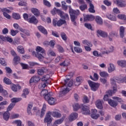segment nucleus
<instances>
[{"label": "nucleus", "instance_id": "f257e3e1", "mask_svg": "<svg viewBox=\"0 0 126 126\" xmlns=\"http://www.w3.org/2000/svg\"><path fill=\"white\" fill-rule=\"evenodd\" d=\"M66 4V3L65 1H63L62 2V8L64 10H67V7L69 8V13L70 14L71 21H72L73 24L75 25V26H76L77 23H76V20L77 19L78 15L80 14V12L79 11V10H75L72 9V8H71V6H67V5Z\"/></svg>", "mask_w": 126, "mask_h": 126}, {"label": "nucleus", "instance_id": "f03ea898", "mask_svg": "<svg viewBox=\"0 0 126 126\" xmlns=\"http://www.w3.org/2000/svg\"><path fill=\"white\" fill-rule=\"evenodd\" d=\"M35 51H36L37 52V54H35V57L37 58L40 62H42L43 59H44L46 56L45 50L40 46H37L36 48Z\"/></svg>", "mask_w": 126, "mask_h": 126}, {"label": "nucleus", "instance_id": "7ed1b4c3", "mask_svg": "<svg viewBox=\"0 0 126 126\" xmlns=\"http://www.w3.org/2000/svg\"><path fill=\"white\" fill-rule=\"evenodd\" d=\"M52 92H49L44 97V99L46 101H47L49 105H55V104H56V98L52 97Z\"/></svg>", "mask_w": 126, "mask_h": 126}, {"label": "nucleus", "instance_id": "20e7f679", "mask_svg": "<svg viewBox=\"0 0 126 126\" xmlns=\"http://www.w3.org/2000/svg\"><path fill=\"white\" fill-rule=\"evenodd\" d=\"M88 84L92 91H97L98 88H99V87L100 86L99 83H95L92 81H89Z\"/></svg>", "mask_w": 126, "mask_h": 126}, {"label": "nucleus", "instance_id": "39448f33", "mask_svg": "<svg viewBox=\"0 0 126 126\" xmlns=\"http://www.w3.org/2000/svg\"><path fill=\"white\" fill-rule=\"evenodd\" d=\"M65 23H66L65 20L63 19H60L58 21H57V19H53V26L55 27L58 26V27H60L63 25V24H65Z\"/></svg>", "mask_w": 126, "mask_h": 126}, {"label": "nucleus", "instance_id": "423d86ee", "mask_svg": "<svg viewBox=\"0 0 126 126\" xmlns=\"http://www.w3.org/2000/svg\"><path fill=\"white\" fill-rule=\"evenodd\" d=\"M113 94H115V92H113V91L111 90L107 91L106 94H105L103 97V100L109 102V100H111V99L109 98V96H112Z\"/></svg>", "mask_w": 126, "mask_h": 126}, {"label": "nucleus", "instance_id": "0eeeda50", "mask_svg": "<svg viewBox=\"0 0 126 126\" xmlns=\"http://www.w3.org/2000/svg\"><path fill=\"white\" fill-rule=\"evenodd\" d=\"M97 110L96 109H92L91 110V117L92 119H94V120H97L99 117H100V115L97 114Z\"/></svg>", "mask_w": 126, "mask_h": 126}, {"label": "nucleus", "instance_id": "6e6552de", "mask_svg": "<svg viewBox=\"0 0 126 126\" xmlns=\"http://www.w3.org/2000/svg\"><path fill=\"white\" fill-rule=\"evenodd\" d=\"M51 112H48L46 114L45 118L44 120V123H47V124H50L52 123V117H51Z\"/></svg>", "mask_w": 126, "mask_h": 126}, {"label": "nucleus", "instance_id": "1a4fd4ad", "mask_svg": "<svg viewBox=\"0 0 126 126\" xmlns=\"http://www.w3.org/2000/svg\"><path fill=\"white\" fill-rule=\"evenodd\" d=\"M118 6L120 7H126V3L125 0H115Z\"/></svg>", "mask_w": 126, "mask_h": 126}, {"label": "nucleus", "instance_id": "9d476101", "mask_svg": "<svg viewBox=\"0 0 126 126\" xmlns=\"http://www.w3.org/2000/svg\"><path fill=\"white\" fill-rule=\"evenodd\" d=\"M58 12H60L59 15H60L62 18H63L65 20H69V17H68V14L64 13L63 11L58 10Z\"/></svg>", "mask_w": 126, "mask_h": 126}, {"label": "nucleus", "instance_id": "9b49d317", "mask_svg": "<svg viewBox=\"0 0 126 126\" xmlns=\"http://www.w3.org/2000/svg\"><path fill=\"white\" fill-rule=\"evenodd\" d=\"M95 19V17L92 15H86L84 16V21H92Z\"/></svg>", "mask_w": 126, "mask_h": 126}, {"label": "nucleus", "instance_id": "f8f14e48", "mask_svg": "<svg viewBox=\"0 0 126 126\" xmlns=\"http://www.w3.org/2000/svg\"><path fill=\"white\" fill-rule=\"evenodd\" d=\"M97 33L101 37H102V38H107L108 37V33L102 30H97Z\"/></svg>", "mask_w": 126, "mask_h": 126}, {"label": "nucleus", "instance_id": "ddd939ff", "mask_svg": "<svg viewBox=\"0 0 126 126\" xmlns=\"http://www.w3.org/2000/svg\"><path fill=\"white\" fill-rule=\"evenodd\" d=\"M78 117V114L77 113H72L68 117V120L69 122H73L75 120H76V118Z\"/></svg>", "mask_w": 126, "mask_h": 126}, {"label": "nucleus", "instance_id": "4468645a", "mask_svg": "<svg viewBox=\"0 0 126 126\" xmlns=\"http://www.w3.org/2000/svg\"><path fill=\"white\" fill-rule=\"evenodd\" d=\"M64 119H65V115L63 116L61 119L56 120L54 122L53 126H57V125H61V124H63V121H64Z\"/></svg>", "mask_w": 126, "mask_h": 126}, {"label": "nucleus", "instance_id": "2eb2a0df", "mask_svg": "<svg viewBox=\"0 0 126 126\" xmlns=\"http://www.w3.org/2000/svg\"><path fill=\"white\" fill-rule=\"evenodd\" d=\"M82 114L83 115H89L90 114V110H89V107L87 106H84L82 108Z\"/></svg>", "mask_w": 126, "mask_h": 126}, {"label": "nucleus", "instance_id": "dca6fc26", "mask_svg": "<svg viewBox=\"0 0 126 126\" xmlns=\"http://www.w3.org/2000/svg\"><path fill=\"white\" fill-rule=\"evenodd\" d=\"M48 72V69L46 68H40L37 70L38 74L39 75H43L44 73Z\"/></svg>", "mask_w": 126, "mask_h": 126}, {"label": "nucleus", "instance_id": "f3484780", "mask_svg": "<svg viewBox=\"0 0 126 126\" xmlns=\"http://www.w3.org/2000/svg\"><path fill=\"white\" fill-rule=\"evenodd\" d=\"M51 115H52L54 118H60L62 117V114L58 111L51 112Z\"/></svg>", "mask_w": 126, "mask_h": 126}, {"label": "nucleus", "instance_id": "a211bd4d", "mask_svg": "<svg viewBox=\"0 0 126 126\" xmlns=\"http://www.w3.org/2000/svg\"><path fill=\"white\" fill-rule=\"evenodd\" d=\"M111 84H112V86L113 88V92H117V85L116 84V81L114 79H111Z\"/></svg>", "mask_w": 126, "mask_h": 126}, {"label": "nucleus", "instance_id": "6ab92c4d", "mask_svg": "<svg viewBox=\"0 0 126 126\" xmlns=\"http://www.w3.org/2000/svg\"><path fill=\"white\" fill-rule=\"evenodd\" d=\"M114 52V47L111 46L109 48L108 50H106V48H103L102 49V54H110V53H112Z\"/></svg>", "mask_w": 126, "mask_h": 126}, {"label": "nucleus", "instance_id": "aec40b11", "mask_svg": "<svg viewBox=\"0 0 126 126\" xmlns=\"http://www.w3.org/2000/svg\"><path fill=\"white\" fill-rule=\"evenodd\" d=\"M117 64L121 67H125L126 66V60H119L117 61Z\"/></svg>", "mask_w": 126, "mask_h": 126}, {"label": "nucleus", "instance_id": "412c9836", "mask_svg": "<svg viewBox=\"0 0 126 126\" xmlns=\"http://www.w3.org/2000/svg\"><path fill=\"white\" fill-rule=\"evenodd\" d=\"M95 21L99 25H102V24H103V19H102V18L99 16H96L95 17Z\"/></svg>", "mask_w": 126, "mask_h": 126}, {"label": "nucleus", "instance_id": "4be33fe9", "mask_svg": "<svg viewBox=\"0 0 126 126\" xmlns=\"http://www.w3.org/2000/svg\"><path fill=\"white\" fill-rule=\"evenodd\" d=\"M89 6L90 7L88 9L89 12H90L91 13H95V9H94V5L92 4V3H90Z\"/></svg>", "mask_w": 126, "mask_h": 126}, {"label": "nucleus", "instance_id": "5701e85b", "mask_svg": "<svg viewBox=\"0 0 126 126\" xmlns=\"http://www.w3.org/2000/svg\"><path fill=\"white\" fill-rule=\"evenodd\" d=\"M46 110H47V105H46V104H44L41 109L40 118H43V117L45 116V112H46Z\"/></svg>", "mask_w": 126, "mask_h": 126}, {"label": "nucleus", "instance_id": "b1692460", "mask_svg": "<svg viewBox=\"0 0 126 126\" xmlns=\"http://www.w3.org/2000/svg\"><path fill=\"white\" fill-rule=\"evenodd\" d=\"M32 12L35 15V16H39L40 15V11L38 9L35 8H32Z\"/></svg>", "mask_w": 126, "mask_h": 126}, {"label": "nucleus", "instance_id": "393cba45", "mask_svg": "<svg viewBox=\"0 0 126 126\" xmlns=\"http://www.w3.org/2000/svg\"><path fill=\"white\" fill-rule=\"evenodd\" d=\"M106 17L107 18H108L109 20H111L112 21H116L117 20V17L111 14H107L106 15Z\"/></svg>", "mask_w": 126, "mask_h": 126}, {"label": "nucleus", "instance_id": "a878e982", "mask_svg": "<svg viewBox=\"0 0 126 126\" xmlns=\"http://www.w3.org/2000/svg\"><path fill=\"white\" fill-rule=\"evenodd\" d=\"M17 50L18 53H20L22 55L24 54L25 53V51H24V48L21 45L18 46L17 48Z\"/></svg>", "mask_w": 126, "mask_h": 126}, {"label": "nucleus", "instance_id": "bb28decb", "mask_svg": "<svg viewBox=\"0 0 126 126\" xmlns=\"http://www.w3.org/2000/svg\"><path fill=\"white\" fill-rule=\"evenodd\" d=\"M28 21L30 23H33L34 24H37L38 23V20L35 16H32Z\"/></svg>", "mask_w": 126, "mask_h": 126}, {"label": "nucleus", "instance_id": "cd10ccee", "mask_svg": "<svg viewBox=\"0 0 126 126\" xmlns=\"http://www.w3.org/2000/svg\"><path fill=\"white\" fill-rule=\"evenodd\" d=\"M108 103L111 107H117L118 106V103L111 99L108 100Z\"/></svg>", "mask_w": 126, "mask_h": 126}, {"label": "nucleus", "instance_id": "c85d7f7f", "mask_svg": "<svg viewBox=\"0 0 126 126\" xmlns=\"http://www.w3.org/2000/svg\"><path fill=\"white\" fill-rule=\"evenodd\" d=\"M82 44H83V45H86L87 46L91 47H92V46H93L91 42L87 39L82 40Z\"/></svg>", "mask_w": 126, "mask_h": 126}, {"label": "nucleus", "instance_id": "c756f323", "mask_svg": "<svg viewBox=\"0 0 126 126\" xmlns=\"http://www.w3.org/2000/svg\"><path fill=\"white\" fill-rule=\"evenodd\" d=\"M38 29L41 32V33H43V34H46L48 33V32H47V30L45 29V28L40 26L38 27Z\"/></svg>", "mask_w": 126, "mask_h": 126}, {"label": "nucleus", "instance_id": "7c9ffc66", "mask_svg": "<svg viewBox=\"0 0 126 126\" xmlns=\"http://www.w3.org/2000/svg\"><path fill=\"white\" fill-rule=\"evenodd\" d=\"M10 116V113H9L8 111H6L3 114V118L5 121H8V119H9Z\"/></svg>", "mask_w": 126, "mask_h": 126}, {"label": "nucleus", "instance_id": "2f4dec72", "mask_svg": "<svg viewBox=\"0 0 126 126\" xmlns=\"http://www.w3.org/2000/svg\"><path fill=\"white\" fill-rule=\"evenodd\" d=\"M22 98L21 97H14L11 99V102L13 103V104H15V103H17V102H19V101H21Z\"/></svg>", "mask_w": 126, "mask_h": 126}, {"label": "nucleus", "instance_id": "473e14b6", "mask_svg": "<svg viewBox=\"0 0 126 126\" xmlns=\"http://www.w3.org/2000/svg\"><path fill=\"white\" fill-rule=\"evenodd\" d=\"M0 93L3 95V96H7V92L6 91L3 90V88L2 86L0 84Z\"/></svg>", "mask_w": 126, "mask_h": 126}, {"label": "nucleus", "instance_id": "72a5a7b5", "mask_svg": "<svg viewBox=\"0 0 126 126\" xmlns=\"http://www.w3.org/2000/svg\"><path fill=\"white\" fill-rule=\"evenodd\" d=\"M109 65L110 67H108V72H113V71H114V70L116 69V67H115V65L113 63H110Z\"/></svg>", "mask_w": 126, "mask_h": 126}, {"label": "nucleus", "instance_id": "f704fd0d", "mask_svg": "<svg viewBox=\"0 0 126 126\" xmlns=\"http://www.w3.org/2000/svg\"><path fill=\"white\" fill-rule=\"evenodd\" d=\"M69 80V79L64 80V86H68V87H71V86H72V84H73V82H72V81H70L68 84L67 82Z\"/></svg>", "mask_w": 126, "mask_h": 126}, {"label": "nucleus", "instance_id": "c9c22d12", "mask_svg": "<svg viewBox=\"0 0 126 126\" xmlns=\"http://www.w3.org/2000/svg\"><path fill=\"white\" fill-rule=\"evenodd\" d=\"M69 92V89L68 88H66L63 91H61L59 93V95L60 97H62V94L64 95V94H66V93H68Z\"/></svg>", "mask_w": 126, "mask_h": 126}, {"label": "nucleus", "instance_id": "e433bc0d", "mask_svg": "<svg viewBox=\"0 0 126 126\" xmlns=\"http://www.w3.org/2000/svg\"><path fill=\"white\" fill-rule=\"evenodd\" d=\"M96 106L98 109H103V105L102 104V101L100 100H98L96 102Z\"/></svg>", "mask_w": 126, "mask_h": 126}, {"label": "nucleus", "instance_id": "4c0bfd02", "mask_svg": "<svg viewBox=\"0 0 126 126\" xmlns=\"http://www.w3.org/2000/svg\"><path fill=\"white\" fill-rule=\"evenodd\" d=\"M13 61L15 63V64H17L18 63H19L20 62V57L17 55L14 57L13 59Z\"/></svg>", "mask_w": 126, "mask_h": 126}, {"label": "nucleus", "instance_id": "58836bf2", "mask_svg": "<svg viewBox=\"0 0 126 126\" xmlns=\"http://www.w3.org/2000/svg\"><path fill=\"white\" fill-rule=\"evenodd\" d=\"M28 94H29V91H28V89H25L23 91L22 97H23V98H26V96H27Z\"/></svg>", "mask_w": 126, "mask_h": 126}, {"label": "nucleus", "instance_id": "ea45409f", "mask_svg": "<svg viewBox=\"0 0 126 126\" xmlns=\"http://www.w3.org/2000/svg\"><path fill=\"white\" fill-rule=\"evenodd\" d=\"M120 35L121 38H124L125 35V27H121L120 29Z\"/></svg>", "mask_w": 126, "mask_h": 126}, {"label": "nucleus", "instance_id": "a19ab883", "mask_svg": "<svg viewBox=\"0 0 126 126\" xmlns=\"http://www.w3.org/2000/svg\"><path fill=\"white\" fill-rule=\"evenodd\" d=\"M13 124L16 125L17 126H22V121L20 120H16L14 121Z\"/></svg>", "mask_w": 126, "mask_h": 126}, {"label": "nucleus", "instance_id": "79ce46f5", "mask_svg": "<svg viewBox=\"0 0 126 126\" xmlns=\"http://www.w3.org/2000/svg\"><path fill=\"white\" fill-rule=\"evenodd\" d=\"M32 108H33V105L32 104H28L27 108V112L29 115H32V112H31V110H32Z\"/></svg>", "mask_w": 126, "mask_h": 126}, {"label": "nucleus", "instance_id": "37998d69", "mask_svg": "<svg viewBox=\"0 0 126 126\" xmlns=\"http://www.w3.org/2000/svg\"><path fill=\"white\" fill-rule=\"evenodd\" d=\"M12 17L14 19H16V20H18V19H20V15L19 14H17L16 13H14L12 14Z\"/></svg>", "mask_w": 126, "mask_h": 126}, {"label": "nucleus", "instance_id": "c03bdc74", "mask_svg": "<svg viewBox=\"0 0 126 126\" xmlns=\"http://www.w3.org/2000/svg\"><path fill=\"white\" fill-rule=\"evenodd\" d=\"M32 112L36 113V116L40 115V109L37 107H33L32 109Z\"/></svg>", "mask_w": 126, "mask_h": 126}, {"label": "nucleus", "instance_id": "a18cd8bd", "mask_svg": "<svg viewBox=\"0 0 126 126\" xmlns=\"http://www.w3.org/2000/svg\"><path fill=\"white\" fill-rule=\"evenodd\" d=\"M49 79L50 75H46L42 77V78H41V80L42 81H44V82H47V81L49 80Z\"/></svg>", "mask_w": 126, "mask_h": 126}, {"label": "nucleus", "instance_id": "49530a36", "mask_svg": "<svg viewBox=\"0 0 126 126\" xmlns=\"http://www.w3.org/2000/svg\"><path fill=\"white\" fill-rule=\"evenodd\" d=\"M99 74L101 77H108L109 76L108 73L105 71L100 72Z\"/></svg>", "mask_w": 126, "mask_h": 126}, {"label": "nucleus", "instance_id": "de8ad7c7", "mask_svg": "<svg viewBox=\"0 0 126 126\" xmlns=\"http://www.w3.org/2000/svg\"><path fill=\"white\" fill-rule=\"evenodd\" d=\"M15 106V103H11L7 107V112H9L13 109V107Z\"/></svg>", "mask_w": 126, "mask_h": 126}, {"label": "nucleus", "instance_id": "09e8293b", "mask_svg": "<svg viewBox=\"0 0 126 126\" xmlns=\"http://www.w3.org/2000/svg\"><path fill=\"white\" fill-rule=\"evenodd\" d=\"M79 8H80V10H81V11H84V10H85V9H87V4H84L83 5H81L79 6Z\"/></svg>", "mask_w": 126, "mask_h": 126}, {"label": "nucleus", "instance_id": "8fccbe9b", "mask_svg": "<svg viewBox=\"0 0 126 126\" xmlns=\"http://www.w3.org/2000/svg\"><path fill=\"white\" fill-rule=\"evenodd\" d=\"M4 41H7L9 43H12V38L10 36H4Z\"/></svg>", "mask_w": 126, "mask_h": 126}, {"label": "nucleus", "instance_id": "3c124183", "mask_svg": "<svg viewBox=\"0 0 126 126\" xmlns=\"http://www.w3.org/2000/svg\"><path fill=\"white\" fill-rule=\"evenodd\" d=\"M48 94H49V93L48 92V90H43L42 91H41L40 93V95L44 96V97H45V96L46 95H48Z\"/></svg>", "mask_w": 126, "mask_h": 126}, {"label": "nucleus", "instance_id": "603ef678", "mask_svg": "<svg viewBox=\"0 0 126 126\" xmlns=\"http://www.w3.org/2000/svg\"><path fill=\"white\" fill-rule=\"evenodd\" d=\"M3 82L5 83V84H7L8 85H9V84H11V81L10 80L6 77H5L3 79Z\"/></svg>", "mask_w": 126, "mask_h": 126}, {"label": "nucleus", "instance_id": "864d4df0", "mask_svg": "<svg viewBox=\"0 0 126 126\" xmlns=\"http://www.w3.org/2000/svg\"><path fill=\"white\" fill-rule=\"evenodd\" d=\"M61 36L63 41H66V40H67V36H66V34L64 33V32H61Z\"/></svg>", "mask_w": 126, "mask_h": 126}, {"label": "nucleus", "instance_id": "5fc2aeb1", "mask_svg": "<svg viewBox=\"0 0 126 126\" xmlns=\"http://www.w3.org/2000/svg\"><path fill=\"white\" fill-rule=\"evenodd\" d=\"M73 110L75 112H76V111H78V109L79 108H80V106H79V104L78 103L75 104L73 105Z\"/></svg>", "mask_w": 126, "mask_h": 126}, {"label": "nucleus", "instance_id": "6e6d98bb", "mask_svg": "<svg viewBox=\"0 0 126 126\" xmlns=\"http://www.w3.org/2000/svg\"><path fill=\"white\" fill-rule=\"evenodd\" d=\"M18 5L20 6H26L27 5V2L25 0H22L18 3Z\"/></svg>", "mask_w": 126, "mask_h": 126}, {"label": "nucleus", "instance_id": "4d7b16f0", "mask_svg": "<svg viewBox=\"0 0 126 126\" xmlns=\"http://www.w3.org/2000/svg\"><path fill=\"white\" fill-rule=\"evenodd\" d=\"M58 10H61L60 9H57V8L54 7L53 9L51 11V13L53 14V15H55L56 13H58V14L60 15V12L58 11Z\"/></svg>", "mask_w": 126, "mask_h": 126}, {"label": "nucleus", "instance_id": "13d9d810", "mask_svg": "<svg viewBox=\"0 0 126 126\" xmlns=\"http://www.w3.org/2000/svg\"><path fill=\"white\" fill-rule=\"evenodd\" d=\"M43 4L44 5H46V6H47V7H51V3L49 2V1L47 0H43Z\"/></svg>", "mask_w": 126, "mask_h": 126}, {"label": "nucleus", "instance_id": "bf43d9fd", "mask_svg": "<svg viewBox=\"0 0 126 126\" xmlns=\"http://www.w3.org/2000/svg\"><path fill=\"white\" fill-rule=\"evenodd\" d=\"M118 18L119 19H122V20H126V16L124 14H119L117 16Z\"/></svg>", "mask_w": 126, "mask_h": 126}, {"label": "nucleus", "instance_id": "052dcab7", "mask_svg": "<svg viewBox=\"0 0 126 126\" xmlns=\"http://www.w3.org/2000/svg\"><path fill=\"white\" fill-rule=\"evenodd\" d=\"M74 50L75 52H76V53H82V49H81L80 47H74Z\"/></svg>", "mask_w": 126, "mask_h": 126}, {"label": "nucleus", "instance_id": "680f3d73", "mask_svg": "<svg viewBox=\"0 0 126 126\" xmlns=\"http://www.w3.org/2000/svg\"><path fill=\"white\" fill-rule=\"evenodd\" d=\"M47 55H48V56H52L53 57H55V56H56V53H55L53 50H49L47 52Z\"/></svg>", "mask_w": 126, "mask_h": 126}, {"label": "nucleus", "instance_id": "e2e57ef3", "mask_svg": "<svg viewBox=\"0 0 126 126\" xmlns=\"http://www.w3.org/2000/svg\"><path fill=\"white\" fill-rule=\"evenodd\" d=\"M0 63L3 66L6 65V62H5L4 59L3 58H0Z\"/></svg>", "mask_w": 126, "mask_h": 126}, {"label": "nucleus", "instance_id": "0e129e2a", "mask_svg": "<svg viewBox=\"0 0 126 126\" xmlns=\"http://www.w3.org/2000/svg\"><path fill=\"white\" fill-rule=\"evenodd\" d=\"M20 31L26 34L27 36H30V32L28 31H26L25 30H23V29H21Z\"/></svg>", "mask_w": 126, "mask_h": 126}, {"label": "nucleus", "instance_id": "69168bd1", "mask_svg": "<svg viewBox=\"0 0 126 126\" xmlns=\"http://www.w3.org/2000/svg\"><path fill=\"white\" fill-rule=\"evenodd\" d=\"M93 54L94 57H102V55L99 54V52L96 50L93 52Z\"/></svg>", "mask_w": 126, "mask_h": 126}, {"label": "nucleus", "instance_id": "338daca9", "mask_svg": "<svg viewBox=\"0 0 126 126\" xmlns=\"http://www.w3.org/2000/svg\"><path fill=\"white\" fill-rule=\"evenodd\" d=\"M17 33H18V31H14V30H11L10 34L12 36H15Z\"/></svg>", "mask_w": 126, "mask_h": 126}, {"label": "nucleus", "instance_id": "774afa93", "mask_svg": "<svg viewBox=\"0 0 126 126\" xmlns=\"http://www.w3.org/2000/svg\"><path fill=\"white\" fill-rule=\"evenodd\" d=\"M3 16L5 17V18H7V19H10L11 18V17L10 15H9L8 14H7L6 12H3Z\"/></svg>", "mask_w": 126, "mask_h": 126}]
</instances>
